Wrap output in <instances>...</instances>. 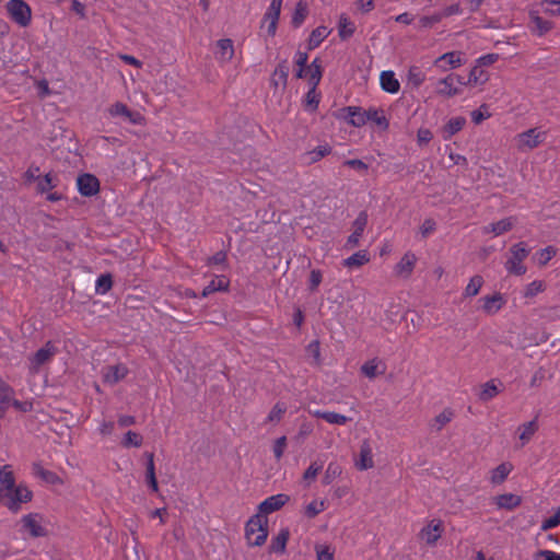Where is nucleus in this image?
Instances as JSON below:
<instances>
[{
	"label": "nucleus",
	"instance_id": "a211bd4d",
	"mask_svg": "<svg viewBox=\"0 0 560 560\" xmlns=\"http://www.w3.org/2000/svg\"><path fill=\"white\" fill-rule=\"evenodd\" d=\"M282 0H272L264 16V22L268 23L267 32L273 36L277 31V24L280 16Z\"/></svg>",
	"mask_w": 560,
	"mask_h": 560
},
{
	"label": "nucleus",
	"instance_id": "2f4dec72",
	"mask_svg": "<svg viewBox=\"0 0 560 560\" xmlns=\"http://www.w3.org/2000/svg\"><path fill=\"white\" fill-rule=\"evenodd\" d=\"M513 470V465L509 462L502 463L499 466H497L494 469L491 470L490 474V481L493 485H500L502 483L510 472Z\"/></svg>",
	"mask_w": 560,
	"mask_h": 560
},
{
	"label": "nucleus",
	"instance_id": "58836bf2",
	"mask_svg": "<svg viewBox=\"0 0 560 560\" xmlns=\"http://www.w3.org/2000/svg\"><path fill=\"white\" fill-rule=\"evenodd\" d=\"M557 254V248L553 246H547L540 250H538L533 260L540 267L546 266Z\"/></svg>",
	"mask_w": 560,
	"mask_h": 560
},
{
	"label": "nucleus",
	"instance_id": "1a4fd4ad",
	"mask_svg": "<svg viewBox=\"0 0 560 560\" xmlns=\"http://www.w3.org/2000/svg\"><path fill=\"white\" fill-rule=\"evenodd\" d=\"M21 532L32 538L45 537L47 528L44 516L38 513H30L21 518Z\"/></svg>",
	"mask_w": 560,
	"mask_h": 560
},
{
	"label": "nucleus",
	"instance_id": "a878e982",
	"mask_svg": "<svg viewBox=\"0 0 560 560\" xmlns=\"http://www.w3.org/2000/svg\"><path fill=\"white\" fill-rule=\"evenodd\" d=\"M217 59L221 63L230 62L234 57V45L232 39L223 38L217 42Z\"/></svg>",
	"mask_w": 560,
	"mask_h": 560
},
{
	"label": "nucleus",
	"instance_id": "c85d7f7f",
	"mask_svg": "<svg viewBox=\"0 0 560 560\" xmlns=\"http://www.w3.org/2000/svg\"><path fill=\"white\" fill-rule=\"evenodd\" d=\"M289 537L290 532L288 528L280 529L279 533L271 539L269 551L280 555L284 553Z\"/></svg>",
	"mask_w": 560,
	"mask_h": 560
},
{
	"label": "nucleus",
	"instance_id": "c9c22d12",
	"mask_svg": "<svg viewBox=\"0 0 560 560\" xmlns=\"http://www.w3.org/2000/svg\"><path fill=\"white\" fill-rule=\"evenodd\" d=\"M370 261V255L368 250L362 249L359 250L348 258L343 260V266L352 268V267H361Z\"/></svg>",
	"mask_w": 560,
	"mask_h": 560
},
{
	"label": "nucleus",
	"instance_id": "f704fd0d",
	"mask_svg": "<svg viewBox=\"0 0 560 560\" xmlns=\"http://www.w3.org/2000/svg\"><path fill=\"white\" fill-rule=\"evenodd\" d=\"M58 185V178L52 173H46L37 182L36 189L39 194H46L56 188Z\"/></svg>",
	"mask_w": 560,
	"mask_h": 560
},
{
	"label": "nucleus",
	"instance_id": "5701e85b",
	"mask_svg": "<svg viewBox=\"0 0 560 560\" xmlns=\"http://www.w3.org/2000/svg\"><path fill=\"white\" fill-rule=\"evenodd\" d=\"M516 223V219L513 217L504 218L498 222L490 223L482 228L483 234H493L494 236H499L503 233L512 230L514 224Z\"/></svg>",
	"mask_w": 560,
	"mask_h": 560
},
{
	"label": "nucleus",
	"instance_id": "603ef678",
	"mask_svg": "<svg viewBox=\"0 0 560 560\" xmlns=\"http://www.w3.org/2000/svg\"><path fill=\"white\" fill-rule=\"evenodd\" d=\"M307 15V4L303 1L298 2L293 16L292 23L295 27H299Z\"/></svg>",
	"mask_w": 560,
	"mask_h": 560
},
{
	"label": "nucleus",
	"instance_id": "f03ea898",
	"mask_svg": "<svg viewBox=\"0 0 560 560\" xmlns=\"http://www.w3.org/2000/svg\"><path fill=\"white\" fill-rule=\"evenodd\" d=\"M268 537V518L264 515H253L245 526V538L250 547L262 546Z\"/></svg>",
	"mask_w": 560,
	"mask_h": 560
},
{
	"label": "nucleus",
	"instance_id": "393cba45",
	"mask_svg": "<svg viewBox=\"0 0 560 560\" xmlns=\"http://www.w3.org/2000/svg\"><path fill=\"white\" fill-rule=\"evenodd\" d=\"M127 374L128 369L126 365H110L103 371V380L105 383L113 385L125 378Z\"/></svg>",
	"mask_w": 560,
	"mask_h": 560
},
{
	"label": "nucleus",
	"instance_id": "338daca9",
	"mask_svg": "<svg viewBox=\"0 0 560 560\" xmlns=\"http://www.w3.org/2000/svg\"><path fill=\"white\" fill-rule=\"evenodd\" d=\"M490 114L487 112V106L482 105L478 109L471 112V120L479 125L485 119L489 118Z\"/></svg>",
	"mask_w": 560,
	"mask_h": 560
},
{
	"label": "nucleus",
	"instance_id": "c03bdc74",
	"mask_svg": "<svg viewBox=\"0 0 560 560\" xmlns=\"http://www.w3.org/2000/svg\"><path fill=\"white\" fill-rule=\"evenodd\" d=\"M537 3L542 13L550 16H560V0H541Z\"/></svg>",
	"mask_w": 560,
	"mask_h": 560
},
{
	"label": "nucleus",
	"instance_id": "e2e57ef3",
	"mask_svg": "<svg viewBox=\"0 0 560 560\" xmlns=\"http://www.w3.org/2000/svg\"><path fill=\"white\" fill-rule=\"evenodd\" d=\"M322 470V465H318L316 463H313L308 466V468L303 474V480H305L307 483H311L314 481L318 475V472Z\"/></svg>",
	"mask_w": 560,
	"mask_h": 560
},
{
	"label": "nucleus",
	"instance_id": "680f3d73",
	"mask_svg": "<svg viewBox=\"0 0 560 560\" xmlns=\"http://www.w3.org/2000/svg\"><path fill=\"white\" fill-rule=\"evenodd\" d=\"M285 448H287V438L284 435L278 438L275 441L273 446H272L273 455L277 460H280L282 458Z\"/></svg>",
	"mask_w": 560,
	"mask_h": 560
},
{
	"label": "nucleus",
	"instance_id": "72a5a7b5",
	"mask_svg": "<svg viewBox=\"0 0 560 560\" xmlns=\"http://www.w3.org/2000/svg\"><path fill=\"white\" fill-rule=\"evenodd\" d=\"M494 502L499 509L513 510L521 504L522 499L513 493H504L495 497Z\"/></svg>",
	"mask_w": 560,
	"mask_h": 560
},
{
	"label": "nucleus",
	"instance_id": "13d9d810",
	"mask_svg": "<svg viewBox=\"0 0 560 560\" xmlns=\"http://www.w3.org/2000/svg\"><path fill=\"white\" fill-rule=\"evenodd\" d=\"M112 277L109 275H102L96 280L95 291L97 294H105L112 289Z\"/></svg>",
	"mask_w": 560,
	"mask_h": 560
},
{
	"label": "nucleus",
	"instance_id": "6e6d98bb",
	"mask_svg": "<svg viewBox=\"0 0 560 560\" xmlns=\"http://www.w3.org/2000/svg\"><path fill=\"white\" fill-rule=\"evenodd\" d=\"M341 471H342L341 467L338 464L329 463L326 468V471H325V475L323 478V482L325 485L331 483L337 477H339L341 475Z\"/></svg>",
	"mask_w": 560,
	"mask_h": 560
},
{
	"label": "nucleus",
	"instance_id": "9b49d317",
	"mask_svg": "<svg viewBox=\"0 0 560 560\" xmlns=\"http://www.w3.org/2000/svg\"><path fill=\"white\" fill-rule=\"evenodd\" d=\"M479 310L487 316L498 314L506 304V299L500 292L487 294L478 300Z\"/></svg>",
	"mask_w": 560,
	"mask_h": 560
},
{
	"label": "nucleus",
	"instance_id": "de8ad7c7",
	"mask_svg": "<svg viewBox=\"0 0 560 560\" xmlns=\"http://www.w3.org/2000/svg\"><path fill=\"white\" fill-rule=\"evenodd\" d=\"M287 411V406L283 402H277L269 411L266 421L271 423H278L283 418Z\"/></svg>",
	"mask_w": 560,
	"mask_h": 560
},
{
	"label": "nucleus",
	"instance_id": "bb28decb",
	"mask_svg": "<svg viewBox=\"0 0 560 560\" xmlns=\"http://www.w3.org/2000/svg\"><path fill=\"white\" fill-rule=\"evenodd\" d=\"M380 84L383 91L390 94H396L400 90V83L392 70L381 72Z\"/></svg>",
	"mask_w": 560,
	"mask_h": 560
},
{
	"label": "nucleus",
	"instance_id": "20e7f679",
	"mask_svg": "<svg viewBox=\"0 0 560 560\" xmlns=\"http://www.w3.org/2000/svg\"><path fill=\"white\" fill-rule=\"evenodd\" d=\"M528 255L529 249L524 242L514 244L510 248V257L505 262L506 271L515 276H523L527 270L523 262L528 257Z\"/></svg>",
	"mask_w": 560,
	"mask_h": 560
},
{
	"label": "nucleus",
	"instance_id": "e433bc0d",
	"mask_svg": "<svg viewBox=\"0 0 560 560\" xmlns=\"http://www.w3.org/2000/svg\"><path fill=\"white\" fill-rule=\"evenodd\" d=\"M499 393L500 389L497 385V381L491 380L481 385L479 399L482 401H489L493 399Z\"/></svg>",
	"mask_w": 560,
	"mask_h": 560
},
{
	"label": "nucleus",
	"instance_id": "864d4df0",
	"mask_svg": "<svg viewBox=\"0 0 560 560\" xmlns=\"http://www.w3.org/2000/svg\"><path fill=\"white\" fill-rule=\"evenodd\" d=\"M306 77L310 78V83L314 86H316L322 78L320 72V65L318 63V60L315 59L312 61V63L307 67Z\"/></svg>",
	"mask_w": 560,
	"mask_h": 560
},
{
	"label": "nucleus",
	"instance_id": "0eeeda50",
	"mask_svg": "<svg viewBox=\"0 0 560 560\" xmlns=\"http://www.w3.org/2000/svg\"><path fill=\"white\" fill-rule=\"evenodd\" d=\"M529 24L528 28L535 36L542 37L551 30H553L555 24L546 19H542L540 13V7L538 3H533L527 8Z\"/></svg>",
	"mask_w": 560,
	"mask_h": 560
},
{
	"label": "nucleus",
	"instance_id": "052dcab7",
	"mask_svg": "<svg viewBox=\"0 0 560 560\" xmlns=\"http://www.w3.org/2000/svg\"><path fill=\"white\" fill-rule=\"evenodd\" d=\"M325 421L329 424L345 425L350 421V418L335 411H327Z\"/></svg>",
	"mask_w": 560,
	"mask_h": 560
},
{
	"label": "nucleus",
	"instance_id": "c756f323",
	"mask_svg": "<svg viewBox=\"0 0 560 560\" xmlns=\"http://www.w3.org/2000/svg\"><path fill=\"white\" fill-rule=\"evenodd\" d=\"M229 285L230 280L225 276H215L214 279H212L210 283L203 288L201 296L207 298L208 295L218 291H228Z\"/></svg>",
	"mask_w": 560,
	"mask_h": 560
},
{
	"label": "nucleus",
	"instance_id": "8fccbe9b",
	"mask_svg": "<svg viewBox=\"0 0 560 560\" xmlns=\"http://www.w3.org/2000/svg\"><path fill=\"white\" fill-rule=\"evenodd\" d=\"M545 289H546V285H545L544 281L534 280L525 287L523 295H524V298H534L537 294L544 292Z\"/></svg>",
	"mask_w": 560,
	"mask_h": 560
},
{
	"label": "nucleus",
	"instance_id": "7ed1b4c3",
	"mask_svg": "<svg viewBox=\"0 0 560 560\" xmlns=\"http://www.w3.org/2000/svg\"><path fill=\"white\" fill-rule=\"evenodd\" d=\"M464 80L459 74L448 73L434 81V94L440 97L451 98L462 94Z\"/></svg>",
	"mask_w": 560,
	"mask_h": 560
},
{
	"label": "nucleus",
	"instance_id": "3c124183",
	"mask_svg": "<svg viewBox=\"0 0 560 560\" xmlns=\"http://www.w3.org/2000/svg\"><path fill=\"white\" fill-rule=\"evenodd\" d=\"M33 471H34L35 476L42 478L43 480H45V481H47L49 483H56L59 480V478L57 477L56 474L45 469L39 464H34L33 465Z\"/></svg>",
	"mask_w": 560,
	"mask_h": 560
},
{
	"label": "nucleus",
	"instance_id": "2eb2a0df",
	"mask_svg": "<svg viewBox=\"0 0 560 560\" xmlns=\"http://www.w3.org/2000/svg\"><path fill=\"white\" fill-rule=\"evenodd\" d=\"M78 190L82 196L91 197L98 192L100 182L92 174H82L77 179Z\"/></svg>",
	"mask_w": 560,
	"mask_h": 560
},
{
	"label": "nucleus",
	"instance_id": "0e129e2a",
	"mask_svg": "<svg viewBox=\"0 0 560 560\" xmlns=\"http://www.w3.org/2000/svg\"><path fill=\"white\" fill-rule=\"evenodd\" d=\"M560 524V510H558L552 516L546 518L541 523V530H549L557 527Z\"/></svg>",
	"mask_w": 560,
	"mask_h": 560
},
{
	"label": "nucleus",
	"instance_id": "69168bd1",
	"mask_svg": "<svg viewBox=\"0 0 560 560\" xmlns=\"http://www.w3.org/2000/svg\"><path fill=\"white\" fill-rule=\"evenodd\" d=\"M39 178H40V170L36 165H31L24 173V179L28 184L34 183V182L37 183Z\"/></svg>",
	"mask_w": 560,
	"mask_h": 560
},
{
	"label": "nucleus",
	"instance_id": "9d476101",
	"mask_svg": "<svg viewBox=\"0 0 560 560\" xmlns=\"http://www.w3.org/2000/svg\"><path fill=\"white\" fill-rule=\"evenodd\" d=\"M466 62L465 54L459 50L447 51L433 60V67L440 72H448Z\"/></svg>",
	"mask_w": 560,
	"mask_h": 560
},
{
	"label": "nucleus",
	"instance_id": "4d7b16f0",
	"mask_svg": "<svg viewBox=\"0 0 560 560\" xmlns=\"http://www.w3.org/2000/svg\"><path fill=\"white\" fill-rule=\"evenodd\" d=\"M454 412L452 409H444L434 418V427L438 431L442 430L444 425L452 421Z\"/></svg>",
	"mask_w": 560,
	"mask_h": 560
},
{
	"label": "nucleus",
	"instance_id": "39448f33",
	"mask_svg": "<svg viewBox=\"0 0 560 560\" xmlns=\"http://www.w3.org/2000/svg\"><path fill=\"white\" fill-rule=\"evenodd\" d=\"M547 138V132L539 128H530L515 136L514 141L518 151L526 152L540 145Z\"/></svg>",
	"mask_w": 560,
	"mask_h": 560
},
{
	"label": "nucleus",
	"instance_id": "f3484780",
	"mask_svg": "<svg viewBox=\"0 0 560 560\" xmlns=\"http://www.w3.org/2000/svg\"><path fill=\"white\" fill-rule=\"evenodd\" d=\"M366 224H368V214H366V212L362 211L359 213V215L357 217V219L353 222V232L347 240V243H346L347 247L353 248L359 245Z\"/></svg>",
	"mask_w": 560,
	"mask_h": 560
},
{
	"label": "nucleus",
	"instance_id": "6ab92c4d",
	"mask_svg": "<svg viewBox=\"0 0 560 560\" xmlns=\"http://www.w3.org/2000/svg\"><path fill=\"white\" fill-rule=\"evenodd\" d=\"M108 110L112 116H122L133 125H142L144 121L141 114L131 112L125 104L119 102L113 104Z\"/></svg>",
	"mask_w": 560,
	"mask_h": 560
},
{
	"label": "nucleus",
	"instance_id": "ea45409f",
	"mask_svg": "<svg viewBox=\"0 0 560 560\" xmlns=\"http://www.w3.org/2000/svg\"><path fill=\"white\" fill-rule=\"evenodd\" d=\"M147 457H148L147 482L153 492H158L159 486H158V481H156V477H155V466H154L153 454L149 453V454H147Z\"/></svg>",
	"mask_w": 560,
	"mask_h": 560
},
{
	"label": "nucleus",
	"instance_id": "f257e3e1",
	"mask_svg": "<svg viewBox=\"0 0 560 560\" xmlns=\"http://www.w3.org/2000/svg\"><path fill=\"white\" fill-rule=\"evenodd\" d=\"M8 499L7 505L12 512L20 510V504L31 501L32 492L24 485L15 486L10 466L0 468V500Z\"/></svg>",
	"mask_w": 560,
	"mask_h": 560
},
{
	"label": "nucleus",
	"instance_id": "4c0bfd02",
	"mask_svg": "<svg viewBox=\"0 0 560 560\" xmlns=\"http://www.w3.org/2000/svg\"><path fill=\"white\" fill-rule=\"evenodd\" d=\"M425 81V73L417 66H411L407 72V82L418 89Z\"/></svg>",
	"mask_w": 560,
	"mask_h": 560
},
{
	"label": "nucleus",
	"instance_id": "a18cd8bd",
	"mask_svg": "<svg viewBox=\"0 0 560 560\" xmlns=\"http://www.w3.org/2000/svg\"><path fill=\"white\" fill-rule=\"evenodd\" d=\"M329 30L326 26L315 28L308 39L310 48H316L328 36Z\"/></svg>",
	"mask_w": 560,
	"mask_h": 560
},
{
	"label": "nucleus",
	"instance_id": "7c9ffc66",
	"mask_svg": "<svg viewBox=\"0 0 560 560\" xmlns=\"http://www.w3.org/2000/svg\"><path fill=\"white\" fill-rule=\"evenodd\" d=\"M385 364H383L378 359H372L366 361L361 366V372L363 375H365L368 378L373 380L377 375L385 373Z\"/></svg>",
	"mask_w": 560,
	"mask_h": 560
},
{
	"label": "nucleus",
	"instance_id": "37998d69",
	"mask_svg": "<svg viewBox=\"0 0 560 560\" xmlns=\"http://www.w3.org/2000/svg\"><path fill=\"white\" fill-rule=\"evenodd\" d=\"M316 560H335V548L329 544H316Z\"/></svg>",
	"mask_w": 560,
	"mask_h": 560
},
{
	"label": "nucleus",
	"instance_id": "cd10ccee",
	"mask_svg": "<svg viewBox=\"0 0 560 560\" xmlns=\"http://www.w3.org/2000/svg\"><path fill=\"white\" fill-rule=\"evenodd\" d=\"M538 430V423L536 420H532L528 422H525L517 428V435L520 441V446L523 447L526 445L532 438L535 435L536 431Z\"/></svg>",
	"mask_w": 560,
	"mask_h": 560
},
{
	"label": "nucleus",
	"instance_id": "b1692460",
	"mask_svg": "<svg viewBox=\"0 0 560 560\" xmlns=\"http://www.w3.org/2000/svg\"><path fill=\"white\" fill-rule=\"evenodd\" d=\"M466 125L464 116L451 117L442 127L441 133L444 140H450L453 136L459 132Z\"/></svg>",
	"mask_w": 560,
	"mask_h": 560
},
{
	"label": "nucleus",
	"instance_id": "09e8293b",
	"mask_svg": "<svg viewBox=\"0 0 560 560\" xmlns=\"http://www.w3.org/2000/svg\"><path fill=\"white\" fill-rule=\"evenodd\" d=\"M325 509L326 504L324 500H313L305 506L304 513L308 518H313L325 511Z\"/></svg>",
	"mask_w": 560,
	"mask_h": 560
},
{
	"label": "nucleus",
	"instance_id": "49530a36",
	"mask_svg": "<svg viewBox=\"0 0 560 560\" xmlns=\"http://www.w3.org/2000/svg\"><path fill=\"white\" fill-rule=\"evenodd\" d=\"M331 152V148L328 144H320L315 149L306 152V156L310 163H315L322 160L324 156Z\"/></svg>",
	"mask_w": 560,
	"mask_h": 560
},
{
	"label": "nucleus",
	"instance_id": "a19ab883",
	"mask_svg": "<svg viewBox=\"0 0 560 560\" xmlns=\"http://www.w3.org/2000/svg\"><path fill=\"white\" fill-rule=\"evenodd\" d=\"M369 120L375 122L378 127H381L383 129L388 128V120L385 117L384 112L382 109H377V108H373V107L366 109V122Z\"/></svg>",
	"mask_w": 560,
	"mask_h": 560
},
{
	"label": "nucleus",
	"instance_id": "412c9836",
	"mask_svg": "<svg viewBox=\"0 0 560 560\" xmlns=\"http://www.w3.org/2000/svg\"><path fill=\"white\" fill-rule=\"evenodd\" d=\"M345 118L353 127H362L366 124V110L357 106H348L342 109Z\"/></svg>",
	"mask_w": 560,
	"mask_h": 560
},
{
	"label": "nucleus",
	"instance_id": "ddd939ff",
	"mask_svg": "<svg viewBox=\"0 0 560 560\" xmlns=\"http://www.w3.org/2000/svg\"><path fill=\"white\" fill-rule=\"evenodd\" d=\"M290 500V497L285 493H278L265 499L258 505L257 515H264L267 517L268 514L279 511L282 506H284Z\"/></svg>",
	"mask_w": 560,
	"mask_h": 560
},
{
	"label": "nucleus",
	"instance_id": "aec40b11",
	"mask_svg": "<svg viewBox=\"0 0 560 560\" xmlns=\"http://www.w3.org/2000/svg\"><path fill=\"white\" fill-rule=\"evenodd\" d=\"M354 465L359 470H368L374 467L372 447L368 441L362 442Z\"/></svg>",
	"mask_w": 560,
	"mask_h": 560
},
{
	"label": "nucleus",
	"instance_id": "bf43d9fd",
	"mask_svg": "<svg viewBox=\"0 0 560 560\" xmlns=\"http://www.w3.org/2000/svg\"><path fill=\"white\" fill-rule=\"evenodd\" d=\"M323 281V273L320 270L318 269H313L311 270L310 272V277H308V290L311 292H315L317 291L319 284L322 283Z\"/></svg>",
	"mask_w": 560,
	"mask_h": 560
},
{
	"label": "nucleus",
	"instance_id": "79ce46f5",
	"mask_svg": "<svg viewBox=\"0 0 560 560\" xmlns=\"http://www.w3.org/2000/svg\"><path fill=\"white\" fill-rule=\"evenodd\" d=\"M354 30H355L354 24L349 20L348 16L342 14L339 18V23H338L339 36L343 39L349 38L350 36L353 35Z\"/></svg>",
	"mask_w": 560,
	"mask_h": 560
},
{
	"label": "nucleus",
	"instance_id": "5fc2aeb1",
	"mask_svg": "<svg viewBox=\"0 0 560 560\" xmlns=\"http://www.w3.org/2000/svg\"><path fill=\"white\" fill-rule=\"evenodd\" d=\"M142 442L143 439L139 433L135 431H128L125 434L121 444L124 447H140L142 445Z\"/></svg>",
	"mask_w": 560,
	"mask_h": 560
},
{
	"label": "nucleus",
	"instance_id": "774afa93",
	"mask_svg": "<svg viewBox=\"0 0 560 560\" xmlns=\"http://www.w3.org/2000/svg\"><path fill=\"white\" fill-rule=\"evenodd\" d=\"M441 21H442V18H441L440 13L436 12V13H434L432 15L420 18L419 23H420L421 27L428 28V27H431V26H433L434 24H436V23H439Z\"/></svg>",
	"mask_w": 560,
	"mask_h": 560
},
{
	"label": "nucleus",
	"instance_id": "dca6fc26",
	"mask_svg": "<svg viewBox=\"0 0 560 560\" xmlns=\"http://www.w3.org/2000/svg\"><path fill=\"white\" fill-rule=\"evenodd\" d=\"M289 75V66L287 61L278 63L270 78V85L275 89V92H283L287 86Z\"/></svg>",
	"mask_w": 560,
	"mask_h": 560
},
{
	"label": "nucleus",
	"instance_id": "6e6552de",
	"mask_svg": "<svg viewBox=\"0 0 560 560\" xmlns=\"http://www.w3.org/2000/svg\"><path fill=\"white\" fill-rule=\"evenodd\" d=\"M9 16L21 27H27L32 21L31 7L23 0H10L7 5Z\"/></svg>",
	"mask_w": 560,
	"mask_h": 560
},
{
	"label": "nucleus",
	"instance_id": "423d86ee",
	"mask_svg": "<svg viewBox=\"0 0 560 560\" xmlns=\"http://www.w3.org/2000/svg\"><path fill=\"white\" fill-rule=\"evenodd\" d=\"M59 353V348L55 341H47L33 355L28 358V369L32 373H37L43 365L48 364Z\"/></svg>",
	"mask_w": 560,
	"mask_h": 560
},
{
	"label": "nucleus",
	"instance_id": "f8f14e48",
	"mask_svg": "<svg viewBox=\"0 0 560 560\" xmlns=\"http://www.w3.org/2000/svg\"><path fill=\"white\" fill-rule=\"evenodd\" d=\"M418 257L411 250L406 252L394 267V275L399 279H409L417 265Z\"/></svg>",
	"mask_w": 560,
	"mask_h": 560
},
{
	"label": "nucleus",
	"instance_id": "4be33fe9",
	"mask_svg": "<svg viewBox=\"0 0 560 560\" xmlns=\"http://www.w3.org/2000/svg\"><path fill=\"white\" fill-rule=\"evenodd\" d=\"M489 72L475 62L469 71L467 81H464V85L472 88L482 86L489 81Z\"/></svg>",
	"mask_w": 560,
	"mask_h": 560
},
{
	"label": "nucleus",
	"instance_id": "473e14b6",
	"mask_svg": "<svg viewBox=\"0 0 560 560\" xmlns=\"http://www.w3.org/2000/svg\"><path fill=\"white\" fill-rule=\"evenodd\" d=\"M485 284V280L480 275L472 276L467 285L464 288L463 298L470 299L479 294Z\"/></svg>",
	"mask_w": 560,
	"mask_h": 560
},
{
	"label": "nucleus",
	"instance_id": "4468645a",
	"mask_svg": "<svg viewBox=\"0 0 560 560\" xmlns=\"http://www.w3.org/2000/svg\"><path fill=\"white\" fill-rule=\"evenodd\" d=\"M443 533V523L440 520L430 521L421 530L420 539L425 541L428 545H434Z\"/></svg>",
	"mask_w": 560,
	"mask_h": 560
}]
</instances>
